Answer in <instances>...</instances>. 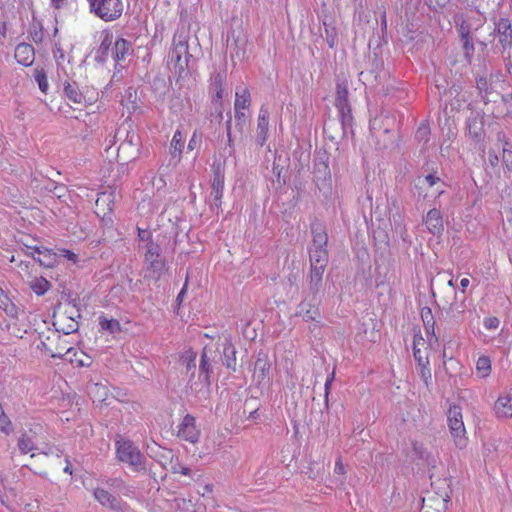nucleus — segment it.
<instances>
[{"instance_id": "2", "label": "nucleus", "mask_w": 512, "mask_h": 512, "mask_svg": "<svg viewBox=\"0 0 512 512\" xmlns=\"http://www.w3.org/2000/svg\"><path fill=\"white\" fill-rule=\"evenodd\" d=\"M121 140L118 147V157L123 161L135 160L140 152L141 139L138 133L131 129V124L123 123L115 134Z\"/></svg>"}, {"instance_id": "21", "label": "nucleus", "mask_w": 512, "mask_h": 512, "mask_svg": "<svg viewBox=\"0 0 512 512\" xmlns=\"http://www.w3.org/2000/svg\"><path fill=\"white\" fill-rule=\"evenodd\" d=\"M499 42L504 49L512 45V26L509 19L501 18L496 25Z\"/></svg>"}, {"instance_id": "62", "label": "nucleus", "mask_w": 512, "mask_h": 512, "mask_svg": "<svg viewBox=\"0 0 512 512\" xmlns=\"http://www.w3.org/2000/svg\"><path fill=\"white\" fill-rule=\"evenodd\" d=\"M172 470H173L174 473H180V474L185 475V476H190L191 475L190 468L185 467V466H180L179 465L178 468L173 467Z\"/></svg>"}, {"instance_id": "1", "label": "nucleus", "mask_w": 512, "mask_h": 512, "mask_svg": "<svg viewBox=\"0 0 512 512\" xmlns=\"http://www.w3.org/2000/svg\"><path fill=\"white\" fill-rule=\"evenodd\" d=\"M220 358L217 349L204 347L199 361V376L197 381L189 379L190 389L199 394L208 391L211 385V374L213 373V364Z\"/></svg>"}, {"instance_id": "4", "label": "nucleus", "mask_w": 512, "mask_h": 512, "mask_svg": "<svg viewBox=\"0 0 512 512\" xmlns=\"http://www.w3.org/2000/svg\"><path fill=\"white\" fill-rule=\"evenodd\" d=\"M116 455L120 462L129 465L133 471L146 470V458L130 440L118 439L116 441Z\"/></svg>"}, {"instance_id": "14", "label": "nucleus", "mask_w": 512, "mask_h": 512, "mask_svg": "<svg viewBox=\"0 0 512 512\" xmlns=\"http://www.w3.org/2000/svg\"><path fill=\"white\" fill-rule=\"evenodd\" d=\"M454 22L458 27L460 37L470 35L472 30H478L483 25V19L480 16L473 18L463 13L456 14Z\"/></svg>"}, {"instance_id": "31", "label": "nucleus", "mask_w": 512, "mask_h": 512, "mask_svg": "<svg viewBox=\"0 0 512 512\" xmlns=\"http://www.w3.org/2000/svg\"><path fill=\"white\" fill-rule=\"evenodd\" d=\"M235 96V110H246L250 107L251 98L250 92L247 88H237Z\"/></svg>"}, {"instance_id": "60", "label": "nucleus", "mask_w": 512, "mask_h": 512, "mask_svg": "<svg viewBox=\"0 0 512 512\" xmlns=\"http://www.w3.org/2000/svg\"><path fill=\"white\" fill-rule=\"evenodd\" d=\"M67 192V189L64 185H57L54 187V189L52 190V193L58 197V198H62L65 196Z\"/></svg>"}, {"instance_id": "58", "label": "nucleus", "mask_w": 512, "mask_h": 512, "mask_svg": "<svg viewBox=\"0 0 512 512\" xmlns=\"http://www.w3.org/2000/svg\"><path fill=\"white\" fill-rule=\"evenodd\" d=\"M138 237L141 241H145L147 243H149L151 240V237H152V234L149 230H146V229H138Z\"/></svg>"}, {"instance_id": "28", "label": "nucleus", "mask_w": 512, "mask_h": 512, "mask_svg": "<svg viewBox=\"0 0 512 512\" xmlns=\"http://www.w3.org/2000/svg\"><path fill=\"white\" fill-rule=\"evenodd\" d=\"M495 413L498 417L507 418L512 416V399L504 396L499 397L494 405Z\"/></svg>"}, {"instance_id": "8", "label": "nucleus", "mask_w": 512, "mask_h": 512, "mask_svg": "<svg viewBox=\"0 0 512 512\" xmlns=\"http://www.w3.org/2000/svg\"><path fill=\"white\" fill-rule=\"evenodd\" d=\"M224 182V168L221 164H214L211 192L208 197V204L210 205L211 209H219L221 207L224 192Z\"/></svg>"}, {"instance_id": "18", "label": "nucleus", "mask_w": 512, "mask_h": 512, "mask_svg": "<svg viewBox=\"0 0 512 512\" xmlns=\"http://www.w3.org/2000/svg\"><path fill=\"white\" fill-rule=\"evenodd\" d=\"M424 223L431 234L435 236L442 235L444 231V223L442 214L438 209L433 208L429 210L424 219Z\"/></svg>"}, {"instance_id": "49", "label": "nucleus", "mask_w": 512, "mask_h": 512, "mask_svg": "<svg viewBox=\"0 0 512 512\" xmlns=\"http://www.w3.org/2000/svg\"><path fill=\"white\" fill-rule=\"evenodd\" d=\"M235 120L236 126L242 130L243 126L246 124L247 116L243 110H235Z\"/></svg>"}, {"instance_id": "29", "label": "nucleus", "mask_w": 512, "mask_h": 512, "mask_svg": "<svg viewBox=\"0 0 512 512\" xmlns=\"http://www.w3.org/2000/svg\"><path fill=\"white\" fill-rule=\"evenodd\" d=\"M323 26L325 31L326 42L330 48H333L337 42V29L332 17L326 16L323 19Z\"/></svg>"}, {"instance_id": "55", "label": "nucleus", "mask_w": 512, "mask_h": 512, "mask_svg": "<svg viewBox=\"0 0 512 512\" xmlns=\"http://www.w3.org/2000/svg\"><path fill=\"white\" fill-rule=\"evenodd\" d=\"M477 88L479 89L480 93L485 92V94L488 93V82L485 77H478L476 79Z\"/></svg>"}, {"instance_id": "13", "label": "nucleus", "mask_w": 512, "mask_h": 512, "mask_svg": "<svg viewBox=\"0 0 512 512\" xmlns=\"http://www.w3.org/2000/svg\"><path fill=\"white\" fill-rule=\"evenodd\" d=\"M17 449L21 455L30 453L31 458L35 457L36 451H38V447L36 445V432L32 429L28 431H21L17 437Z\"/></svg>"}, {"instance_id": "36", "label": "nucleus", "mask_w": 512, "mask_h": 512, "mask_svg": "<svg viewBox=\"0 0 512 512\" xmlns=\"http://www.w3.org/2000/svg\"><path fill=\"white\" fill-rule=\"evenodd\" d=\"M102 37L103 38L101 40L100 46L97 50L96 59L105 61V59L108 55L110 46L112 45V42H113L112 41L113 36H112V34L105 32V33H102Z\"/></svg>"}, {"instance_id": "46", "label": "nucleus", "mask_w": 512, "mask_h": 512, "mask_svg": "<svg viewBox=\"0 0 512 512\" xmlns=\"http://www.w3.org/2000/svg\"><path fill=\"white\" fill-rule=\"evenodd\" d=\"M463 312H464L463 303L460 305L457 303H452L449 306L447 314L450 315L455 320H457Z\"/></svg>"}, {"instance_id": "5", "label": "nucleus", "mask_w": 512, "mask_h": 512, "mask_svg": "<svg viewBox=\"0 0 512 512\" xmlns=\"http://www.w3.org/2000/svg\"><path fill=\"white\" fill-rule=\"evenodd\" d=\"M335 106L338 111L343 134L345 135L347 130L351 129L353 122L351 107L348 101V82L346 79H338L337 81Z\"/></svg>"}, {"instance_id": "32", "label": "nucleus", "mask_w": 512, "mask_h": 512, "mask_svg": "<svg viewBox=\"0 0 512 512\" xmlns=\"http://www.w3.org/2000/svg\"><path fill=\"white\" fill-rule=\"evenodd\" d=\"M65 96L73 103L80 104L84 99L83 94L80 92L78 85L73 82H65L63 88Z\"/></svg>"}, {"instance_id": "17", "label": "nucleus", "mask_w": 512, "mask_h": 512, "mask_svg": "<svg viewBox=\"0 0 512 512\" xmlns=\"http://www.w3.org/2000/svg\"><path fill=\"white\" fill-rule=\"evenodd\" d=\"M269 130V111L265 106H261L257 119L256 143L263 146L268 138Z\"/></svg>"}, {"instance_id": "41", "label": "nucleus", "mask_w": 512, "mask_h": 512, "mask_svg": "<svg viewBox=\"0 0 512 512\" xmlns=\"http://www.w3.org/2000/svg\"><path fill=\"white\" fill-rule=\"evenodd\" d=\"M424 342V339L420 337L419 339H414V347H413V355L415 360L417 361L419 366L429 365L428 358L422 353V351L418 348L420 343Z\"/></svg>"}, {"instance_id": "9", "label": "nucleus", "mask_w": 512, "mask_h": 512, "mask_svg": "<svg viewBox=\"0 0 512 512\" xmlns=\"http://www.w3.org/2000/svg\"><path fill=\"white\" fill-rule=\"evenodd\" d=\"M386 122H389V118H375L372 121H370V131L372 136L376 140V145L382 149L386 148L390 143L393 142V134L391 129Z\"/></svg>"}, {"instance_id": "40", "label": "nucleus", "mask_w": 512, "mask_h": 512, "mask_svg": "<svg viewBox=\"0 0 512 512\" xmlns=\"http://www.w3.org/2000/svg\"><path fill=\"white\" fill-rule=\"evenodd\" d=\"M99 325L102 330L108 331L112 334L120 332L121 326L118 320L108 319L105 316L99 317Z\"/></svg>"}, {"instance_id": "12", "label": "nucleus", "mask_w": 512, "mask_h": 512, "mask_svg": "<svg viewBox=\"0 0 512 512\" xmlns=\"http://www.w3.org/2000/svg\"><path fill=\"white\" fill-rule=\"evenodd\" d=\"M178 437L195 444L199 441L200 430L196 427V419L194 416L187 414L178 426Z\"/></svg>"}, {"instance_id": "64", "label": "nucleus", "mask_w": 512, "mask_h": 512, "mask_svg": "<svg viewBox=\"0 0 512 512\" xmlns=\"http://www.w3.org/2000/svg\"><path fill=\"white\" fill-rule=\"evenodd\" d=\"M424 180H425V182H427V183H428V185H429L430 187H432V186H434L435 184H437L438 182H440V178H439V177H436V176H434V175H432V174L427 175V176L425 177V179H424Z\"/></svg>"}, {"instance_id": "33", "label": "nucleus", "mask_w": 512, "mask_h": 512, "mask_svg": "<svg viewBox=\"0 0 512 512\" xmlns=\"http://www.w3.org/2000/svg\"><path fill=\"white\" fill-rule=\"evenodd\" d=\"M33 250L38 254V257H34V260L38 261L42 266L52 267L55 264V254L48 249H41L40 247H34Z\"/></svg>"}, {"instance_id": "45", "label": "nucleus", "mask_w": 512, "mask_h": 512, "mask_svg": "<svg viewBox=\"0 0 512 512\" xmlns=\"http://www.w3.org/2000/svg\"><path fill=\"white\" fill-rule=\"evenodd\" d=\"M461 40L463 41V49L465 52V56L467 58H470L474 52V44L472 41L471 35H467L466 37H461Z\"/></svg>"}, {"instance_id": "52", "label": "nucleus", "mask_w": 512, "mask_h": 512, "mask_svg": "<svg viewBox=\"0 0 512 512\" xmlns=\"http://www.w3.org/2000/svg\"><path fill=\"white\" fill-rule=\"evenodd\" d=\"M500 324V321L496 317H488L484 319V327L488 330L497 329Z\"/></svg>"}, {"instance_id": "11", "label": "nucleus", "mask_w": 512, "mask_h": 512, "mask_svg": "<svg viewBox=\"0 0 512 512\" xmlns=\"http://www.w3.org/2000/svg\"><path fill=\"white\" fill-rule=\"evenodd\" d=\"M314 179L318 187L325 186L331 180L328 156L326 153H319L314 159Z\"/></svg>"}, {"instance_id": "10", "label": "nucleus", "mask_w": 512, "mask_h": 512, "mask_svg": "<svg viewBox=\"0 0 512 512\" xmlns=\"http://www.w3.org/2000/svg\"><path fill=\"white\" fill-rule=\"evenodd\" d=\"M145 264L157 278L164 270L165 261L161 258L160 255V246L153 241H150L146 244Z\"/></svg>"}, {"instance_id": "63", "label": "nucleus", "mask_w": 512, "mask_h": 512, "mask_svg": "<svg viewBox=\"0 0 512 512\" xmlns=\"http://www.w3.org/2000/svg\"><path fill=\"white\" fill-rule=\"evenodd\" d=\"M334 472L337 474H340V475L345 474V467H344L343 463L341 462L340 458H338V460L335 463Z\"/></svg>"}, {"instance_id": "50", "label": "nucleus", "mask_w": 512, "mask_h": 512, "mask_svg": "<svg viewBox=\"0 0 512 512\" xmlns=\"http://www.w3.org/2000/svg\"><path fill=\"white\" fill-rule=\"evenodd\" d=\"M334 377H335V373L334 371L327 377L326 381H325V385H324V390H325V405H326V408H328V397H329V394H330V389H331V384L334 380Z\"/></svg>"}, {"instance_id": "59", "label": "nucleus", "mask_w": 512, "mask_h": 512, "mask_svg": "<svg viewBox=\"0 0 512 512\" xmlns=\"http://www.w3.org/2000/svg\"><path fill=\"white\" fill-rule=\"evenodd\" d=\"M199 143H200V138L198 137L196 132H194V134L192 135V137L189 140V143L187 145V149L192 151V150H194L199 145Z\"/></svg>"}, {"instance_id": "57", "label": "nucleus", "mask_w": 512, "mask_h": 512, "mask_svg": "<svg viewBox=\"0 0 512 512\" xmlns=\"http://www.w3.org/2000/svg\"><path fill=\"white\" fill-rule=\"evenodd\" d=\"M226 130H227V142H228V146H229V155H231L233 153V148H232L233 140L231 137V117H229V119L226 123Z\"/></svg>"}, {"instance_id": "15", "label": "nucleus", "mask_w": 512, "mask_h": 512, "mask_svg": "<svg viewBox=\"0 0 512 512\" xmlns=\"http://www.w3.org/2000/svg\"><path fill=\"white\" fill-rule=\"evenodd\" d=\"M270 369L271 364L268 359L261 355L258 356L254 365V374L253 379L257 383L258 386H268L270 384Z\"/></svg>"}, {"instance_id": "42", "label": "nucleus", "mask_w": 512, "mask_h": 512, "mask_svg": "<svg viewBox=\"0 0 512 512\" xmlns=\"http://www.w3.org/2000/svg\"><path fill=\"white\" fill-rule=\"evenodd\" d=\"M31 288L37 295H43L50 288V283L45 278H36L32 281Z\"/></svg>"}, {"instance_id": "44", "label": "nucleus", "mask_w": 512, "mask_h": 512, "mask_svg": "<svg viewBox=\"0 0 512 512\" xmlns=\"http://www.w3.org/2000/svg\"><path fill=\"white\" fill-rule=\"evenodd\" d=\"M393 229L397 234H400L404 239L406 234V227L402 221V216L400 214H394L392 217Z\"/></svg>"}, {"instance_id": "3", "label": "nucleus", "mask_w": 512, "mask_h": 512, "mask_svg": "<svg viewBox=\"0 0 512 512\" xmlns=\"http://www.w3.org/2000/svg\"><path fill=\"white\" fill-rule=\"evenodd\" d=\"M189 54L187 37L184 34H175L172 48L169 51L167 65L170 70L181 77L188 67Z\"/></svg>"}, {"instance_id": "51", "label": "nucleus", "mask_w": 512, "mask_h": 512, "mask_svg": "<svg viewBox=\"0 0 512 512\" xmlns=\"http://www.w3.org/2000/svg\"><path fill=\"white\" fill-rule=\"evenodd\" d=\"M35 79L38 83L40 90L42 92H46V90L48 88V81H47V77L45 76V74L38 72L35 76Z\"/></svg>"}, {"instance_id": "34", "label": "nucleus", "mask_w": 512, "mask_h": 512, "mask_svg": "<svg viewBox=\"0 0 512 512\" xmlns=\"http://www.w3.org/2000/svg\"><path fill=\"white\" fill-rule=\"evenodd\" d=\"M421 318L424 323V327H425L427 334H430L432 336V338H434V341L437 342L438 339L435 336V329H434L435 321H434V317H433L431 309L428 307L423 308L421 310Z\"/></svg>"}, {"instance_id": "53", "label": "nucleus", "mask_w": 512, "mask_h": 512, "mask_svg": "<svg viewBox=\"0 0 512 512\" xmlns=\"http://www.w3.org/2000/svg\"><path fill=\"white\" fill-rule=\"evenodd\" d=\"M450 0H426V4L430 9L437 10L438 8H442L446 6Z\"/></svg>"}, {"instance_id": "24", "label": "nucleus", "mask_w": 512, "mask_h": 512, "mask_svg": "<svg viewBox=\"0 0 512 512\" xmlns=\"http://www.w3.org/2000/svg\"><path fill=\"white\" fill-rule=\"evenodd\" d=\"M94 498L102 505L111 509L119 508V501L115 496L103 488H96L93 491Z\"/></svg>"}, {"instance_id": "47", "label": "nucleus", "mask_w": 512, "mask_h": 512, "mask_svg": "<svg viewBox=\"0 0 512 512\" xmlns=\"http://www.w3.org/2000/svg\"><path fill=\"white\" fill-rule=\"evenodd\" d=\"M430 134V128L427 124H421L417 131H416V138L419 140V141H427L428 140V136Z\"/></svg>"}, {"instance_id": "6", "label": "nucleus", "mask_w": 512, "mask_h": 512, "mask_svg": "<svg viewBox=\"0 0 512 512\" xmlns=\"http://www.w3.org/2000/svg\"><path fill=\"white\" fill-rule=\"evenodd\" d=\"M90 12L105 22L121 17L124 9L122 0H87Z\"/></svg>"}, {"instance_id": "16", "label": "nucleus", "mask_w": 512, "mask_h": 512, "mask_svg": "<svg viewBox=\"0 0 512 512\" xmlns=\"http://www.w3.org/2000/svg\"><path fill=\"white\" fill-rule=\"evenodd\" d=\"M226 75L222 72H217L213 75L212 82L210 85V90L213 93L212 104L215 107V110L219 112V116L222 117V98L224 91V83H225Z\"/></svg>"}, {"instance_id": "7", "label": "nucleus", "mask_w": 512, "mask_h": 512, "mask_svg": "<svg viewBox=\"0 0 512 512\" xmlns=\"http://www.w3.org/2000/svg\"><path fill=\"white\" fill-rule=\"evenodd\" d=\"M447 421L450 434L455 445L462 449L467 444L466 429L463 422L462 411L459 406L451 405L447 412Z\"/></svg>"}, {"instance_id": "22", "label": "nucleus", "mask_w": 512, "mask_h": 512, "mask_svg": "<svg viewBox=\"0 0 512 512\" xmlns=\"http://www.w3.org/2000/svg\"><path fill=\"white\" fill-rule=\"evenodd\" d=\"M185 136L180 130H177L171 140L169 154L171 161L177 164L181 160V154L184 149Z\"/></svg>"}, {"instance_id": "43", "label": "nucleus", "mask_w": 512, "mask_h": 512, "mask_svg": "<svg viewBox=\"0 0 512 512\" xmlns=\"http://www.w3.org/2000/svg\"><path fill=\"white\" fill-rule=\"evenodd\" d=\"M183 359L186 362V371L187 373H191L190 379L193 381L196 370V354L192 351H188L185 356H183Z\"/></svg>"}, {"instance_id": "54", "label": "nucleus", "mask_w": 512, "mask_h": 512, "mask_svg": "<svg viewBox=\"0 0 512 512\" xmlns=\"http://www.w3.org/2000/svg\"><path fill=\"white\" fill-rule=\"evenodd\" d=\"M77 329H78V323L74 320L73 317H70V323L68 325H66V328L62 327V328H59L58 330H62L64 332V334L68 335L70 333L77 331Z\"/></svg>"}, {"instance_id": "35", "label": "nucleus", "mask_w": 512, "mask_h": 512, "mask_svg": "<svg viewBox=\"0 0 512 512\" xmlns=\"http://www.w3.org/2000/svg\"><path fill=\"white\" fill-rule=\"evenodd\" d=\"M310 265L326 267L328 263V251L309 248Z\"/></svg>"}, {"instance_id": "20", "label": "nucleus", "mask_w": 512, "mask_h": 512, "mask_svg": "<svg viewBox=\"0 0 512 512\" xmlns=\"http://www.w3.org/2000/svg\"><path fill=\"white\" fill-rule=\"evenodd\" d=\"M311 233L313 236L310 248L327 250L328 235L321 223H313L311 226Z\"/></svg>"}, {"instance_id": "25", "label": "nucleus", "mask_w": 512, "mask_h": 512, "mask_svg": "<svg viewBox=\"0 0 512 512\" xmlns=\"http://www.w3.org/2000/svg\"><path fill=\"white\" fill-rule=\"evenodd\" d=\"M310 282L309 290L312 294H316L322 286V277L326 267L320 265H310Z\"/></svg>"}, {"instance_id": "19", "label": "nucleus", "mask_w": 512, "mask_h": 512, "mask_svg": "<svg viewBox=\"0 0 512 512\" xmlns=\"http://www.w3.org/2000/svg\"><path fill=\"white\" fill-rule=\"evenodd\" d=\"M14 56L19 64L28 67L33 64L35 59L34 48L28 43H20L15 48Z\"/></svg>"}, {"instance_id": "30", "label": "nucleus", "mask_w": 512, "mask_h": 512, "mask_svg": "<svg viewBox=\"0 0 512 512\" xmlns=\"http://www.w3.org/2000/svg\"><path fill=\"white\" fill-rule=\"evenodd\" d=\"M297 314L306 321L315 320L320 315L318 307L306 301L300 303Z\"/></svg>"}, {"instance_id": "38", "label": "nucleus", "mask_w": 512, "mask_h": 512, "mask_svg": "<svg viewBox=\"0 0 512 512\" xmlns=\"http://www.w3.org/2000/svg\"><path fill=\"white\" fill-rule=\"evenodd\" d=\"M476 372L480 378H487L491 372V360L488 356H480L476 362Z\"/></svg>"}, {"instance_id": "56", "label": "nucleus", "mask_w": 512, "mask_h": 512, "mask_svg": "<svg viewBox=\"0 0 512 512\" xmlns=\"http://www.w3.org/2000/svg\"><path fill=\"white\" fill-rule=\"evenodd\" d=\"M107 484L117 490H122L123 488H125V483L120 478L110 479L107 481Z\"/></svg>"}, {"instance_id": "27", "label": "nucleus", "mask_w": 512, "mask_h": 512, "mask_svg": "<svg viewBox=\"0 0 512 512\" xmlns=\"http://www.w3.org/2000/svg\"><path fill=\"white\" fill-rule=\"evenodd\" d=\"M129 53L130 43L124 38L117 39L112 49V58L115 60V62L118 63L124 60Z\"/></svg>"}, {"instance_id": "39", "label": "nucleus", "mask_w": 512, "mask_h": 512, "mask_svg": "<svg viewBox=\"0 0 512 512\" xmlns=\"http://www.w3.org/2000/svg\"><path fill=\"white\" fill-rule=\"evenodd\" d=\"M0 308L11 317H17L18 309L14 303L11 302L9 297L0 288Z\"/></svg>"}, {"instance_id": "26", "label": "nucleus", "mask_w": 512, "mask_h": 512, "mask_svg": "<svg viewBox=\"0 0 512 512\" xmlns=\"http://www.w3.org/2000/svg\"><path fill=\"white\" fill-rule=\"evenodd\" d=\"M421 512H445L447 500L440 497L423 498Z\"/></svg>"}, {"instance_id": "37", "label": "nucleus", "mask_w": 512, "mask_h": 512, "mask_svg": "<svg viewBox=\"0 0 512 512\" xmlns=\"http://www.w3.org/2000/svg\"><path fill=\"white\" fill-rule=\"evenodd\" d=\"M89 395L94 401L103 402L108 396V389L105 385L94 383L88 387Z\"/></svg>"}, {"instance_id": "23", "label": "nucleus", "mask_w": 512, "mask_h": 512, "mask_svg": "<svg viewBox=\"0 0 512 512\" xmlns=\"http://www.w3.org/2000/svg\"><path fill=\"white\" fill-rule=\"evenodd\" d=\"M223 357L222 362L228 369L236 371V349L232 342L225 338L223 342Z\"/></svg>"}, {"instance_id": "48", "label": "nucleus", "mask_w": 512, "mask_h": 512, "mask_svg": "<svg viewBox=\"0 0 512 512\" xmlns=\"http://www.w3.org/2000/svg\"><path fill=\"white\" fill-rule=\"evenodd\" d=\"M502 162L508 172L512 171V150L503 148Z\"/></svg>"}, {"instance_id": "61", "label": "nucleus", "mask_w": 512, "mask_h": 512, "mask_svg": "<svg viewBox=\"0 0 512 512\" xmlns=\"http://www.w3.org/2000/svg\"><path fill=\"white\" fill-rule=\"evenodd\" d=\"M421 368V378L424 380V382L427 384L428 380L431 379V372L428 367V365L425 366H419Z\"/></svg>"}]
</instances>
